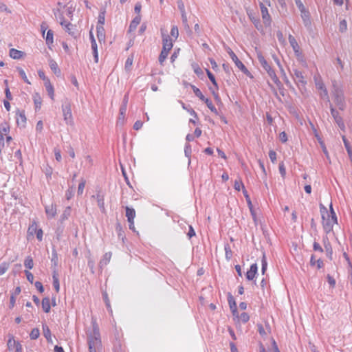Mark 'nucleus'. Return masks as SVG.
<instances>
[{"label":"nucleus","mask_w":352,"mask_h":352,"mask_svg":"<svg viewBox=\"0 0 352 352\" xmlns=\"http://www.w3.org/2000/svg\"><path fill=\"white\" fill-rule=\"evenodd\" d=\"M319 207L322 220L323 230L326 234H329L333 231V225L338 223L337 215L336 213L329 214L327 207L321 203Z\"/></svg>","instance_id":"f257e3e1"},{"label":"nucleus","mask_w":352,"mask_h":352,"mask_svg":"<svg viewBox=\"0 0 352 352\" xmlns=\"http://www.w3.org/2000/svg\"><path fill=\"white\" fill-rule=\"evenodd\" d=\"M257 58L263 68L267 72L269 76L273 80V82L278 86L282 85L281 82L277 77L275 71L271 67V66L268 64L265 57L263 56L261 52L257 53Z\"/></svg>","instance_id":"f03ea898"},{"label":"nucleus","mask_w":352,"mask_h":352,"mask_svg":"<svg viewBox=\"0 0 352 352\" xmlns=\"http://www.w3.org/2000/svg\"><path fill=\"white\" fill-rule=\"evenodd\" d=\"M63 119L67 125L73 126L74 124L70 102L66 99L61 106Z\"/></svg>","instance_id":"7ed1b4c3"},{"label":"nucleus","mask_w":352,"mask_h":352,"mask_svg":"<svg viewBox=\"0 0 352 352\" xmlns=\"http://www.w3.org/2000/svg\"><path fill=\"white\" fill-rule=\"evenodd\" d=\"M228 54L230 55V58H232V61L234 63L235 65L247 76H249L250 78H252V74L250 72V71L247 69V67L245 66V65L238 58L236 55L234 54V52L229 48V50L228 51Z\"/></svg>","instance_id":"20e7f679"},{"label":"nucleus","mask_w":352,"mask_h":352,"mask_svg":"<svg viewBox=\"0 0 352 352\" xmlns=\"http://www.w3.org/2000/svg\"><path fill=\"white\" fill-rule=\"evenodd\" d=\"M96 194L91 196L92 199H96L97 201L98 206L99 207L102 213H106V208L104 206V197L105 192L101 188H97Z\"/></svg>","instance_id":"39448f33"},{"label":"nucleus","mask_w":352,"mask_h":352,"mask_svg":"<svg viewBox=\"0 0 352 352\" xmlns=\"http://www.w3.org/2000/svg\"><path fill=\"white\" fill-rule=\"evenodd\" d=\"M129 100V95L126 94L124 96L122 104L119 109V116L117 121V124L122 125L124 122L125 114L127 108V104Z\"/></svg>","instance_id":"423d86ee"},{"label":"nucleus","mask_w":352,"mask_h":352,"mask_svg":"<svg viewBox=\"0 0 352 352\" xmlns=\"http://www.w3.org/2000/svg\"><path fill=\"white\" fill-rule=\"evenodd\" d=\"M329 107L331 114L335 122L337 124V125L338 126L341 131H344L346 127L342 117L340 115L339 112L332 106L331 104H330Z\"/></svg>","instance_id":"0eeeda50"},{"label":"nucleus","mask_w":352,"mask_h":352,"mask_svg":"<svg viewBox=\"0 0 352 352\" xmlns=\"http://www.w3.org/2000/svg\"><path fill=\"white\" fill-rule=\"evenodd\" d=\"M259 6L261 8L262 19L263 20V23L266 27L270 26L272 23L271 16L268 12V10L267 7L265 6L263 3H260Z\"/></svg>","instance_id":"6e6552de"},{"label":"nucleus","mask_w":352,"mask_h":352,"mask_svg":"<svg viewBox=\"0 0 352 352\" xmlns=\"http://www.w3.org/2000/svg\"><path fill=\"white\" fill-rule=\"evenodd\" d=\"M87 342L89 352H96V349L101 346V339L87 336Z\"/></svg>","instance_id":"1a4fd4ad"},{"label":"nucleus","mask_w":352,"mask_h":352,"mask_svg":"<svg viewBox=\"0 0 352 352\" xmlns=\"http://www.w3.org/2000/svg\"><path fill=\"white\" fill-rule=\"evenodd\" d=\"M247 14H248L250 20L252 22V23L255 26V28L258 31H262L263 28V25L261 23L260 19L258 16H255V14L252 10L247 11Z\"/></svg>","instance_id":"9d476101"},{"label":"nucleus","mask_w":352,"mask_h":352,"mask_svg":"<svg viewBox=\"0 0 352 352\" xmlns=\"http://www.w3.org/2000/svg\"><path fill=\"white\" fill-rule=\"evenodd\" d=\"M243 195H244V197L245 198V200H246L248 206L249 208V210H250L251 216L252 217V219L254 221V223H256V221H257L256 214V212H255L254 209L253 208V205H252L251 199H250V196L248 195V192L246 190V189L243 190Z\"/></svg>","instance_id":"9b49d317"},{"label":"nucleus","mask_w":352,"mask_h":352,"mask_svg":"<svg viewBox=\"0 0 352 352\" xmlns=\"http://www.w3.org/2000/svg\"><path fill=\"white\" fill-rule=\"evenodd\" d=\"M334 102L340 110L344 111L345 109L346 104L344 96L342 94L338 91L334 94Z\"/></svg>","instance_id":"f8f14e48"},{"label":"nucleus","mask_w":352,"mask_h":352,"mask_svg":"<svg viewBox=\"0 0 352 352\" xmlns=\"http://www.w3.org/2000/svg\"><path fill=\"white\" fill-rule=\"evenodd\" d=\"M162 49L166 50L169 52L173 46V41L169 35L163 32H162Z\"/></svg>","instance_id":"ddd939ff"},{"label":"nucleus","mask_w":352,"mask_h":352,"mask_svg":"<svg viewBox=\"0 0 352 352\" xmlns=\"http://www.w3.org/2000/svg\"><path fill=\"white\" fill-rule=\"evenodd\" d=\"M63 27H64L65 30L72 37L77 38L78 36L79 33L75 25L67 22Z\"/></svg>","instance_id":"4468645a"},{"label":"nucleus","mask_w":352,"mask_h":352,"mask_svg":"<svg viewBox=\"0 0 352 352\" xmlns=\"http://www.w3.org/2000/svg\"><path fill=\"white\" fill-rule=\"evenodd\" d=\"M16 123L19 126H21L22 127L25 126L27 118H26L24 110H22V111H20L19 109L16 110Z\"/></svg>","instance_id":"2eb2a0df"},{"label":"nucleus","mask_w":352,"mask_h":352,"mask_svg":"<svg viewBox=\"0 0 352 352\" xmlns=\"http://www.w3.org/2000/svg\"><path fill=\"white\" fill-rule=\"evenodd\" d=\"M257 274L258 265L256 263H253L250 265L249 270L246 272L245 278L248 280H253Z\"/></svg>","instance_id":"dca6fc26"},{"label":"nucleus","mask_w":352,"mask_h":352,"mask_svg":"<svg viewBox=\"0 0 352 352\" xmlns=\"http://www.w3.org/2000/svg\"><path fill=\"white\" fill-rule=\"evenodd\" d=\"M45 211L48 219L54 218L57 213L56 205L52 204L50 206H45Z\"/></svg>","instance_id":"f3484780"},{"label":"nucleus","mask_w":352,"mask_h":352,"mask_svg":"<svg viewBox=\"0 0 352 352\" xmlns=\"http://www.w3.org/2000/svg\"><path fill=\"white\" fill-rule=\"evenodd\" d=\"M301 13V18L303 21L304 25L307 28H311V22L310 19V13L309 12L306 10L305 11L300 12Z\"/></svg>","instance_id":"a211bd4d"},{"label":"nucleus","mask_w":352,"mask_h":352,"mask_svg":"<svg viewBox=\"0 0 352 352\" xmlns=\"http://www.w3.org/2000/svg\"><path fill=\"white\" fill-rule=\"evenodd\" d=\"M65 228V223L58 221L57 226L55 230L56 238L58 241H60L61 237L63 236Z\"/></svg>","instance_id":"6ab92c4d"},{"label":"nucleus","mask_w":352,"mask_h":352,"mask_svg":"<svg viewBox=\"0 0 352 352\" xmlns=\"http://www.w3.org/2000/svg\"><path fill=\"white\" fill-rule=\"evenodd\" d=\"M96 34L98 40L100 43L105 41V30L103 26L96 25Z\"/></svg>","instance_id":"aec40b11"},{"label":"nucleus","mask_w":352,"mask_h":352,"mask_svg":"<svg viewBox=\"0 0 352 352\" xmlns=\"http://www.w3.org/2000/svg\"><path fill=\"white\" fill-rule=\"evenodd\" d=\"M9 55L12 58L19 60L25 55V53L16 49L12 48L9 51Z\"/></svg>","instance_id":"412c9836"},{"label":"nucleus","mask_w":352,"mask_h":352,"mask_svg":"<svg viewBox=\"0 0 352 352\" xmlns=\"http://www.w3.org/2000/svg\"><path fill=\"white\" fill-rule=\"evenodd\" d=\"M140 21L141 16L140 14L135 16L130 23L129 27V32H131L135 31L138 25L140 24Z\"/></svg>","instance_id":"4be33fe9"},{"label":"nucleus","mask_w":352,"mask_h":352,"mask_svg":"<svg viewBox=\"0 0 352 352\" xmlns=\"http://www.w3.org/2000/svg\"><path fill=\"white\" fill-rule=\"evenodd\" d=\"M314 80L316 88L324 92V96L329 100L328 91L323 82L321 80H318L316 77H314Z\"/></svg>","instance_id":"5701e85b"},{"label":"nucleus","mask_w":352,"mask_h":352,"mask_svg":"<svg viewBox=\"0 0 352 352\" xmlns=\"http://www.w3.org/2000/svg\"><path fill=\"white\" fill-rule=\"evenodd\" d=\"M292 75L298 78V83L301 84L303 86L307 84V81L305 80L302 73L300 70L297 69H293Z\"/></svg>","instance_id":"b1692460"},{"label":"nucleus","mask_w":352,"mask_h":352,"mask_svg":"<svg viewBox=\"0 0 352 352\" xmlns=\"http://www.w3.org/2000/svg\"><path fill=\"white\" fill-rule=\"evenodd\" d=\"M111 256V252H106L99 262V267L102 268L103 267L106 266L110 262Z\"/></svg>","instance_id":"393cba45"},{"label":"nucleus","mask_w":352,"mask_h":352,"mask_svg":"<svg viewBox=\"0 0 352 352\" xmlns=\"http://www.w3.org/2000/svg\"><path fill=\"white\" fill-rule=\"evenodd\" d=\"M45 87L49 97L54 100V89L53 85L51 84L50 80L47 79L45 82Z\"/></svg>","instance_id":"a878e982"},{"label":"nucleus","mask_w":352,"mask_h":352,"mask_svg":"<svg viewBox=\"0 0 352 352\" xmlns=\"http://www.w3.org/2000/svg\"><path fill=\"white\" fill-rule=\"evenodd\" d=\"M51 262H52V266L53 267V270L56 271V267L58 264V253L54 248H53L52 250Z\"/></svg>","instance_id":"bb28decb"},{"label":"nucleus","mask_w":352,"mask_h":352,"mask_svg":"<svg viewBox=\"0 0 352 352\" xmlns=\"http://www.w3.org/2000/svg\"><path fill=\"white\" fill-rule=\"evenodd\" d=\"M126 217H127L128 222H131V221H134L135 217V210L134 208L126 206Z\"/></svg>","instance_id":"cd10ccee"},{"label":"nucleus","mask_w":352,"mask_h":352,"mask_svg":"<svg viewBox=\"0 0 352 352\" xmlns=\"http://www.w3.org/2000/svg\"><path fill=\"white\" fill-rule=\"evenodd\" d=\"M42 328L43 331V336L46 338L47 341L48 342H52V333L49 327L45 323H43Z\"/></svg>","instance_id":"c85d7f7f"},{"label":"nucleus","mask_w":352,"mask_h":352,"mask_svg":"<svg viewBox=\"0 0 352 352\" xmlns=\"http://www.w3.org/2000/svg\"><path fill=\"white\" fill-rule=\"evenodd\" d=\"M191 154L192 147L189 143H186L184 146V155L188 158V166L189 167L191 164Z\"/></svg>","instance_id":"c756f323"},{"label":"nucleus","mask_w":352,"mask_h":352,"mask_svg":"<svg viewBox=\"0 0 352 352\" xmlns=\"http://www.w3.org/2000/svg\"><path fill=\"white\" fill-rule=\"evenodd\" d=\"M72 208L70 206H67L62 214L60 216L58 221L64 223L65 220H67L69 217L71 215Z\"/></svg>","instance_id":"7c9ffc66"},{"label":"nucleus","mask_w":352,"mask_h":352,"mask_svg":"<svg viewBox=\"0 0 352 352\" xmlns=\"http://www.w3.org/2000/svg\"><path fill=\"white\" fill-rule=\"evenodd\" d=\"M92 326H93L92 333H91L87 336L100 338V331H99V327H98V324H97L96 321H93L92 322Z\"/></svg>","instance_id":"2f4dec72"},{"label":"nucleus","mask_w":352,"mask_h":352,"mask_svg":"<svg viewBox=\"0 0 352 352\" xmlns=\"http://www.w3.org/2000/svg\"><path fill=\"white\" fill-rule=\"evenodd\" d=\"M76 9V4L72 1H69L67 4V15L72 19L74 12Z\"/></svg>","instance_id":"473e14b6"},{"label":"nucleus","mask_w":352,"mask_h":352,"mask_svg":"<svg viewBox=\"0 0 352 352\" xmlns=\"http://www.w3.org/2000/svg\"><path fill=\"white\" fill-rule=\"evenodd\" d=\"M42 309L43 311L46 314L50 311V300L48 297H45L42 300Z\"/></svg>","instance_id":"72a5a7b5"},{"label":"nucleus","mask_w":352,"mask_h":352,"mask_svg":"<svg viewBox=\"0 0 352 352\" xmlns=\"http://www.w3.org/2000/svg\"><path fill=\"white\" fill-rule=\"evenodd\" d=\"M49 65H50V69L53 71L54 74H56L57 76L60 75V73H61L60 69H59L58 65L55 60H50Z\"/></svg>","instance_id":"f704fd0d"},{"label":"nucleus","mask_w":352,"mask_h":352,"mask_svg":"<svg viewBox=\"0 0 352 352\" xmlns=\"http://www.w3.org/2000/svg\"><path fill=\"white\" fill-rule=\"evenodd\" d=\"M105 14H106V9L101 8L100 10L98 17L97 25H102V26L104 25V22H105Z\"/></svg>","instance_id":"c9c22d12"},{"label":"nucleus","mask_w":352,"mask_h":352,"mask_svg":"<svg viewBox=\"0 0 352 352\" xmlns=\"http://www.w3.org/2000/svg\"><path fill=\"white\" fill-rule=\"evenodd\" d=\"M189 85L192 88L195 95L197 97H198L201 101L204 102L206 98L204 96V94L200 91V89L198 87H197L196 86L193 85L189 84Z\"/></svg>","instance_id":"e433bc0d"},{"label":"nucleus","mask_w":352,"mask_h":352,"mask_svg":"<svg viewBox=\"0 0 352 352\" xmlns=\"http://www.w3.org/2000/svg\"><path fill=\"white\" fill-rule=\"evenodd\" d=\"M52 278H53V286H54L56 292H58L60 290V283H59V280L58 278V274H57V272L56 270H53Z\"/></svg>","instance_id":"4c0bfd02"},{"label":"nucleus","mask_w":352,"mask_h":352,"mask_svg":"<svg viewBox=\"0 0 352 352\" xmlns=\"http://www.w3.org/2000/svg\"><path fill=\"white\" fill-rule=\"evenodd\" d=\"M204 102L206 104V106L208 107V108L212 112L214 113L215 115H217V116H219V111H217V109H216V107L214 106V104H212L211 100H210L209 98H206L205 99V100L204 101Z\"/></svg>","instance_id":"58836bf2"},{"label":"nucleus","mask_w":352,"mask_h":352,"mask_svg":"<svg viewBox=\"0 0 352 352\" xmlns=\"http://www.w3.org/2000/svg\"><path fill=\"white\" fill-rule=\"evenodd\" d=\"M206 74H207L208 78L210 79V80L211 81V82L212 83L214 87H215V89L218 90L219 85L217 84V82L216 80V78H215L214 74L208 69H206Z\"/></svg>","instance_id":"ea45409f"},{"label":"nucleus","mask_w":352,"mask_h":352,"mask_svg":"<svg viewBox=\"0 0 352 352\" xmlns=\"http://www.w3.org/2000/svg\"><path fill=\"white\" fill-rule=\"evenodd\" d=\"M46 44L50 46L54 43V32L52 30H49L45 37Z\"/></svg>","instance_id":"a19ab883"},{"label":"nucleus","mask_w":352,"mask_h":352,"mask_svg":"<svg viewBox=\"0 0 352 352\" xmlns=\"http://www.w3.org/2000/svg\"><path fill=\"white\" fill-rule=\"evenodd\" d=\"M225 256L227 261H230L232 257V252L228 243L224 245Z\"/></svg>","instance_id":"79ce46f5"},{"label":"nucleus","mask_w":352,"mask_h":352,"mask_svg":"<svg viewBox=\"0 0 352 352\" xmlns=\"http://www.w3.org/2000/svg\"><path fill=\"white\" fill-rule=\"evenodd\" d=\"M168 53L169 52L167 50L162 49V51L158 58V60L160 65H163L164 62L165 61L168 56Z\"/></svg>","instance_id":"37998d69"},{"label":"nucleus","mask_w":352,"mask_h":352,"mask_svg":"<svg viewBox=\"0 0 352 352\" xmlns=\"http://www.w3.org/2000/svg\"><path fill=\"white\" fill-rule=\"evenodd\" d=\"M288 40H289L290 45L293 50L300 49V47L294 36H292V34H289L288 36Z\"/></svg>","instance_id":"c03bdc74"},{"label":"nucleus","mask_w":352,"mask_h":352,"mask_svg":"<svg viewBox=\"0 0 352 352\" xmlns=\"http://www.w3.org/2000/svg\"><path fill=\"white\" fill-rule=\"evenodd\" d=\"M228 302L230 309L237 307L236 302L233 296L230 292L228 294Z\"/></svg>","instance_id":"a18cd8bd"},{"label":"nucleus","mask_w":352,"mask_h":352,"mask_svg":"<svg viewBox=\"0 0 352 352\" xmlns=\"http://www.w3.org/2000/svg\"><path fill=\"white\" fill-rule=\"evenodd\" d=\"M192 67L193 69V71L194 72L199 76V77H201L202 78V76H204V72L202 71V69H201V67L199 66L198 64L197 63H192Z\"/></svg>","instance_id":"49530a36"},{"label":"nucleus","mask_w":352,"mask_h":352,"mask_svg":"<svg viewBox=\"0 0 352 352\" xmlns=\"http://www.w3.org/2000/svg\"><path fill=\"white\" fill-rule=\"evenodd\" d=\"M24 266L28 269L32 270L34 267V261L31 256H28L24 261Z\"/></svg>","instance_id":"de8ad7c7"},{"label":"nucleus","mask_w":352,"mask_h":352,"mask_svg":"<svg viewBox=\"0 0 352 352\" xmlns=\"http://www.w3.org/2000/svg\"><path fill=\"white\" fill-rule=\"evenodd\" d=\"M75 186L72 185L69 186L65 192V197L67 200L71 199L74 195Z\"/></svg>","instance_id":"09e8293b"},{"label":"nucleus","mask_w":352,"mask_h":352,"mask_svg":"<svg viewBox=\"0 0 352 352\" xmlns=\"http://www.w3.org/2000/svg\"><path fill=\"white\" fill-rule=\"evenodd\" d=\"M267 262L265 254H263L262 259H261V272L263 274H264L267 270Z\"/></svg>","instance_id":"8fccbe9b"},{"label":"nucleus","mask_w":352,"mask_h":352,"mask_svg":"<svg viewBox=\"0 0 352 352\" xmlns=\"http://www.w3.org/2000/svg\"><path fill=\"white\" fill-rule=\"evenodd\" d=\"M37 230H38V228H37L36 222L35 221H34L32 222V223L29 226V228L28 229V234H30V235H33L34 234H35V232H36Z\"/></svg>","instance_id":"3c124183"},{"label":"nucleus","mask_w":352,"mask_h":352,"mask_svg":"<svg viewBox=\"0 0 352 352\" xmlns=\"http://www.w3.org/2000/svg\"><path fill=\"white\" fill-rule=\"evenodd\" d=\"M16 70L19 72V76L24 80V82H26L27 84L30 85V82L28 80L25 71L21 67H16Z\"/></svg>","instance_id":"603ef678"},{"label":"nucleus","mask_w":352,"mask_h":352,"mask_svg":"<svg viewBox=\"0 0 352 352\" xmlns=\"http://www.w3.org/2000/svg\"><path fill=\"white\" fill-rule=\"evenodd\" d=\"M327 257L330 260H333V248L331 245L324 247Z\"/></svg>","instance_id":"864d4df0"},{"label":"nucleus","mask_w":352,"mask_h":352,"mask_svg":"<svg viewBox=\"0 0 352 352\" xmlns=\"http://www.w3.org/2000/svg\"><path fill=\"white\" fill-rule=\"evenodd\" d=\"M40 336V331L38 328H34L32 329L30 333V338L31 340H36Z\"/></svg>","instance_id":"5fc2aeb1"},{"label":"nucleus","mask_w":352,"mask_h":352,"mask_svg":"<svg viewBox=\"0 0 352 352\" xmlns=\"http://www.w3.org/2000/svg\"><path fill=\"white\" fill-rule=\"evenodd\" d=\"M18 341L15 340L13 335L9 334V339L7 342L8 348L10 350L14 347Z\"/></svg>","instance_id":"6e6d98bb"},{"label":"nucleus","mask_w":352,"mask_h":352,"mask_svg":"<svg viewBox=\"0 0 352 352\" xmlns=\"http://www.w3.org/2000/svg\"><path fill=\"white\" fill-rule=\"evenodd\" d=\"M10 264L7 262H2L0 263V276L4 274L8 270Z\"/></svg>","instance_id":"4d7b16f0"},{"label":"nucleus","mask_w":352,"mask_h":352,"mask_svg":"<svg viewBox=\"0 0 352 352\" xmlns=\"http://www.w3.org/2000/svg\"><path fill=\"white\" fill-rule=\"evenodd\" d=\"M241 186L242 187V189L243 190L244 189H245V186L243 184V183L242 182V181L241 179L239 180H235L234 181V188L236 190V191H240L241 190Z\"/></svg>","instance_id":"13d9d810"},{"label":"nucleus","mask_w":352,"mask_h":352,"mask_svg":"<svg viewBox=\"0 0 352 352\" xmlns=\"http://www.w3.org/2000/svg\"><path fill=\"white\" fill-rule=\"evenodd\" d=\"M10 131V126L7 122L0 124V133L1 134H6Z\"/></svg>","instance_id":"bf43d9fd"},{"label":"nucleus","mask_w":352,"mask_h":352,"mask_svg":"<svg viewBox=\"0 0 352 352\" xmlns=\"http://www.w3.org/2000/svg\"><path fill=\"white\" fill-rule=\"evenodd\" d=\"M56 12L59 13V19H60V24L63 26L66 23H67L64 16L63 13L60 12V10L59 8H57L56 10H54V13L55 15H56Z\"/></svg>","instance_id":"052dcab7"},{"label":"nucleus","mask_w":352,"mask_h":352,"mask_svg":"<svg viewBox=\"0 0 352 352\" xmlns=\"http://www.w3.org/2000/svg\"><path fill=\"white\" fill-rule=\"evenodd\" d=\"M209 89L211 91L212 94L213 95L214 100L217 102V104H221L222 102H221V98H220L219 94L215 90L212 89V88H211V87H210Z\"/></svg>","instance_id":"680f3d73"},{"label":"nucleus","mask_w":352,"mask_h":352,"mask_svg":"<svg viewBox=\"0 0 352 352\" xmlns=\"http://www.w3.org/2000/svg\"><path fill=\"white\" fill-rule=\"evenodd\" d=\"M278 170L281 177L285 178L286 175V168L283 162L279 163Z\"/></svg>","instance_id":"e2e57ef3"},{"label":"nucleus","mask_w":352,"mask_h":352,"mask_svg":"<svg viewBox=\"0 0 352 352\" xmlns=\"http://www.w3.org/2000/svg\"><path fill=\"white\" fill-rule=\"evenodd\" d=\"M86 181L84 179H81L78 186V195H82L85 188Z\"/></svg>","instance_id":"0e129e2a"},{"label":"nucleus","mask_w":352,"mask_h":352,"mask_svg":"<svg viewBox=\"0 0 352 352\" xmlns=\"http://www.w3.org/2000/svg\"><path fill=\"white\" fill-rule=\"evenodd\" d=\"M239 319L245 324L250 320V316L246 312H243L239 315Z\"/></svg>","instance_id":"69168bd1"},{"label":"nucleus","mask_w":352,"mask_h":352,"mask_svg":"<svg viewBox=\"0 0 352 352\" xmlns=\"http://www.w3.org/2000/svg\"><path fill=\"white\" fill-rule=\"evenodd\" d=\"M170 35L174 37L175 39H177L179 36L178 28L176 25H173L170 30Z\"/></svg>","instance_id":"338daca9"},{"label":"nucleus","mask_w":352,"mask_h":352,"mask_svg":"<svg viewBox=\"0 0 352 352\" xmlns=\"http://www.w3.org/2000/svg\"><path fill=\"white\" fill-rule=\"evenodd\" d=\"M269 157L271 162L274 164L276 162V153L274 150H270L269 151Z\"/></svg>","instance_id":"774afa93"}]
</instances>
